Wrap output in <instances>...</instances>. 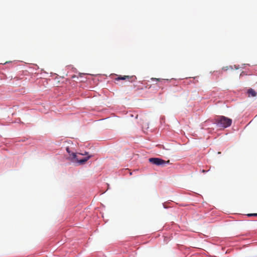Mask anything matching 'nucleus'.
<instances>
[{
    "instance_id": "nucleus-1",
    "label": "nucleus",
    "mask_w": 257,
    "mask_h": 257,
    "mask_svg": "<svg viewBox=\"0 0 257 257\" xmlns=\"http://www.w3.org/2000/svg\"><path fill=\"white\" fill-rule=\"evenodd\" d=\"M217 124L220 127L226 128L232 123V119L224 116H220L216 119Z\"/></svg>"
},
{
    "instance_id": "nucleus-2",
    "label": "nucleus",
    "mask_w": 257,
    "mask_h": 257,
    "mask_svg": "<svg viewBox=\"0 0 257 257\" xmlns=\"http://www.w3.org/2000/svg\"><path fill=\"white\" fill-rule=\"evenodd\" d=\"M149 161L153 164L161 166H165L166 164H170V160L166 161L158 158H150Z\"/></svg>"
},
{
    "instance_id": "nucleus-3",
    "label": "nucleus",
    "mask_w": 257,
    "mask_h": 257,
    "mask_svg": "<svg viewBox=\"0 0 257 257\" xmlns=\"http://www.w3.org/2000/svg\"><path fill=\"white\" fill-rule=\"evenodd\" d=\"M127 80L130 82H134L137 80V77L135 76H119L115 78V80Z\"/></svg>"
},
{
    "instance_id": "nucleus-4",
    "label": "nucleus",
    "mask_w": 257,
    "mask_h": 257,
    "mask_svg": "<svg viewBox=\"0 0 257 257\" xmlns=\"http://www.w3.org/2000/svg\"><path fill=\"white\" fill-rule=\"evenodd\" d=\"M247 92L248 97H254L256 95V92L252 88L248 89Z\"/></svg>"
},
{
    "instance_id": "nucleus-5",
    "label": "nucleus",
    "mask_w": 257,
    "mask_h": 257,
    "mask_svg": "<svg viewBox=\"0 0 257 257\" xmlns=\"http://www.w3.org/2000/svg\"><path fill=\"white\" fill-rule=\"evenodd\" d=\"M66 151L69 154V156L72 157V159H75L76 158V154L75 153L71 152L68 147L66 148Z\"/></svg>"
},
{
    "instance_id": "nucleus-6",
    "label": "nucleus",
    "mask_w": 257,
    "mask_h": 257,
    "mask_svg": "<svg viewBox=\"0 0 257 257\" xmlns=\"http://www.w3.org/2000/svg\"><path fill=\"white\" fill-rule=\"evenodd\" d=\"M90 157H91L90 156H88L87 157L85 158L84 159L79 160V162L80 164H83L85 162H86L89 158H90Z\"/></svg>"
},
{
    "instance_id": "nucleus-7",
    "label": "nucleus",
    "mask_w": 257,
    "mask_h": 257,
    "mask_svg": "<svg viewBox=\"0 0 257 257\" xmlns=\"http://www.w3.org/2000/svg\"><path fill=\"white\" fill-rule=\"evenodd\" d=\"M248 216H257V213H250L247 214Z\"/></svg>"
},
{
    "instance_id": "nucleus-8",
    "label": "nucleus",
    "mask_w": 257,
    "mask_h": 257,
    "mask_svg": "<svg viewBox=\"0 0 257 257\" xmlns=\"http://www.w3.org/2000/svg\"><path fill=\"white\" fill-rule=\"evenodd\" d=\"M152 80H156V81H160L161 80V79H160V78H152Z\"/></svg>"
},
{
    "instance_id": "nucleus-9",
    "label": "nucleus",
    "mask_w": 257,
    "mask_h": 257,
    "mask_svg": "<svg viewBox=\"0 0 257 257\" xmlns=\"http://www.w3.org/2000/svg\"><path fill=\"white\" fill-rule=\"evenodd\" d=\"M228 69V67H223L222 68V70H224V71H227Z\"/></svg>"
},
{
    "instance_id": "nucleus-10",
    "label": "nucleus",
    "mask_w": 257,
    "mask_h": 257,
    "mask_svg": "<svg viewBox=\"0 0 257 257\" xmlns=\"http://www.w3.org/2000/svg\"><path fill=\"white\" fill-rule=\"evenodd\" d=\"M82 155H88V153L85 152L84 154H81Z\"/></svg>"
},
{
    "instance_id": "nucleus-11",
    "label": "nucleus",
    "mask_w": 257,
    "mask_h": 257,
    "mask_svg": "<svg viewBox=\"0 0 257 257\" xmlns=\"http://www.w3.org/2000/svg\"><path fill=\"white\" fill-rule=\"evenodd\" d=\"M201 172H202V173H205V172H206V171H205V170H201Z\"/></svg>"
}]
</instances>
